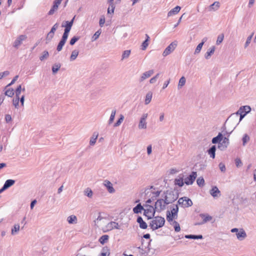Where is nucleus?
<instances>
[{"label":"nucleus","mask_w":256,"mask_h":256,"mask_svg":"<svg viewBox=\"0 0 256 256\" xmlns=\"http://www.w3.org/2000/svg\"><path fill=\"white\" fill-rule=\"evenodd\" d=\"M4 94L5 96H7L9 97H12L14 95V90L12 88H8L5 92Z\"/></svg>","instance_id":"nucleus-39"},{"label":"nucleus","mask_w":256,"mask_h":256,"mask_svg":"<svg viewBox=\"0 0 256 256\" xmlns=\"http://www.w3.org/2000/svg\"><path fill=\"white\" fill-rule=\"evenodd\" d=\"M219 167H220V170L222 172H224L226 171V167H225V166H224V164L220 162L219 164Z\"/></svg>","instance_id":"nucleus-63"},{"label":"nucleus","mask_w":256,"mask_h":256,"mask_svg":"<svg viewBox=\"0 0 256 256\" xmlns=\"http://www.w3.org/2000/svg\"><path fill=\"white\" fill-rule=\"evenodd\" d=\"M84 194L88 196V198H91L92 196L93 192L92 191L90 188H87L84 192Z\"/></svg>","instance_id":"nucleus-42"},{"label":"nucleus","mask_w":256,"mask_h":256,"mask_svg":"<svg viewBox=\"0 0 256 256\" xmlns=\"http://www.w3.org/2000/svg\"><path fill=\"white\" fill-rule=\"evenodd\" d=\"M98 136V134H96V136L93 134L92 136L90 138V146H94L96 144Z\"/></svg>","instance_id":"nucleus-43"},{"label":"nucleus","mask_w":256,"mask_h":256,"mask_svg":"<svg viewBox=\"0 0 256 256\" xmlns=\"http://www.w3.org/2000/svg\"><path fill=\"white\" fill-rule=\"evenodd\" d=\"M15 183V180H11V179H10V180H6L3 186H4V189H8V188L10 187L11 186H12V185H14Z\"/></svg>","instance_id":"nucleus-25"},{"label":"nucleus","mask_w":256,"mask_h":256,"mask_svg":"<svg viewBox=\"0 0 256 256\" xmlns=\"http://www.w3.org/2000/svg\"><path fill=\"white\" fill-rule=\"evenodd\" d=\"M177 46V42L176 41L172 42L164 50L162 53V56L165 57L171 54Z\"/></svg>","instance_id":"nucleus-7"},{"label":"nucleus","mask_w":256,"mask_h":256,"mask_svg":"<svg viewBox=\"0 0 256 256\" xmlns=\"http://www.w3.org/2000/svg\"><path fill=\"white\" fill-rule=\"evenodd\" d=\"M114 228L120 229V226L118 222L112 221L103 227L102 230L104 232H106Z\"/></svg>","instance_id":"nucleus-6"},{"label":"nucleus","mask_w":256,"mask_h":256,"mask_svg":"<svg viewBox=\"0 0 256 256\" xmlns=\"http://www.w3.org/2000/svg\"><path fill=\"white\" fill-rule=\"evenodd\" d=\"M10 74V72L8 70L0 73V80L4 76H8Z\"/></svg>","instance_id":"nucleus-58"},{"label":"nucleus","mask_w":256,"mask_h":256,"mask_svg":"<svg viewBox=\"0 0 256 256\" xmlns=\"http://www.w3.org/2000/svg\"><path fill=\"white\" fill-rule=\"evenodd\" d=\"M130 50H126L124 51L122 54L121 60H122L124 59L128 58L130 56Z\"/></svg>","instance_id":"nucleus-33"},{"label":"nucleus","mask_w":256,"mask_h":256,"mask_svg":"<svg viewBox=\"0 0 256 256\" xmlns=\"http://www.w3.org/2000/svg\"><path fill=\"white\" fill-rule=\"evenodd\" d=\"M210 194L214 198H218L220 196V192L217 186H214L210 191Z\"/></svg>","instance_id":"nucleus-16"},{"label":"nucleus","mask_w":256,"mask_h":256,"mask_svg":"<svg viewBox=\"0 0 256 256\" xmlns=\"http://www.w3.org/2000/svg\"><path fill=\"white\" fill-rule=\"evenodd\" d=\"M108 238L109 236L108 235H103L101 237H100L99 239V242L100 244H104L107 242V240L108 239Z\"/></svg>","instance_id":"nucleus-38"},{"label":"nucleus","mask_w":256,"mask_h":256,"mask_svg":"<svg viewBox=\"0 0 256 256\" xmlns=\"http://www.w3.org/2000/svg\"><path fill=\"white\" fill-rule=\"evenodd\" d=\"M252 36H253V34H251L250 36H248V38H247V40H246V42L244 44V48H246L249 45V44H250V42H251Z\"/></svg>","instance_id":"nucleus-51"},{"label":"nucleus","mask_w":256,"mask_h":256,"mask_svg":"<svg viewBox=\"0 0 256 256\" xmlns=\"http://www.w3.org/2000/svg\"><path fill=\"white\" fill-rule=\"evenodd\" d=\"M80 38L78 36H74L70 40V44L74 45Z\"/></svg>","instance_id":"nucleus-53"},{"label":"nucleus","mask_w":256,"mask_h":256,"mask_svg":"<svg viewBox=\"0 0 256 256\" xmlns=\"http://www.w3.org/2000/svg\"><path fill=\"white\" fill-rule=\"evenodd\" d=\"M148 116V114H143L142 116L140 122L138 125V128L139 129H146V118Z\"/></svg>","instance_id":"nucleus-10"},{"label":"nucleus","mask_w":256,"mask_h":256,"mask_svg":"<svg viewBox=\"0 0 256 256\" xmlns=\"http://www.w3.org/2000/svg\"><path fill=\"white\" fill-rule=\"evenodd\" d=\"M223 132L222 139L220 142H219L218 144V148L221 150H226L229 145L230 142L228 137L230 133H228L226 130V127L224 126L222 128Z\"/></svg>","instance_id":"nucleus-2"},{"label":"nucleus","mask_w":256,"mask_h":256,"mask_svg":"<svg viewBox=\"0 0 256 256\" xmlns=\"http://www.w3.org/2000/svg\"><path fill=\"white\" fill-rule=\"evenodd\" d=\"M100 33H94V36H92V41L94 42L100 36Z\"/></svg>","instance_id":"nucleus-59"},{"label":"nucleus","mask_w":256,"mask_h":256,"mask_svg":"<svg viewBox=\"0 0 256 256\" xmlns=\"http://www.w3.org/2000/svg\"><path fill=\"white\" fill-rule=\"evenodd\" d=\"M20 102V97H16L12 100V104L16 108H18Z\"/></svg>","instance_id":"nucleus-46"},{"label":"nucleus","mask_w":256,"mask_h":256,"mask_svg":"<svg viewBox=\"0 0 256 256\" xmlns=\"http://www.w3.org/2000/svg\"><path fill=\"white\" fill-rule=\"evenodd\" d=\"M224 38V36L223 34H220L216 40V44H220L223 40Z\"/></svg>","instance_id":"nucleus-50"},{"label":"nucleus","mask_w":256,"mask_h":256,"mask_svg":"<svg viewBox=\"0 0 256 256\" xmlns=\"http://www.w3.org/2000/svg\"><path fill=\"white\" fill-rule=\"evenodd\" d=\"M242 108L244 110V114H246L249 112H250L251 110L250 107L248 106H242Z\"/></svg>","instance_id":"nucleus-52"},{"label":"nucleus","mask_w":256,"mask_h":256,"mask_svg":"<svg viewBox=\"0 0 256 256\" xmlns=\"http://www.w3.org/2000/svg\"><path fill=\"white\" fill-rule=\"evenodd\" d=\"M220 7V3L219 2H214L212 4H210L208 7L209 11H216Z\"/></svg>","instance_id":"nucleus-21"},{"label":"nucleus","mask_w":256,"mask_h":256,"mask_svg":"<svg viewBox=\"0 0 256 256\" xmlns=\"http://www.w3.org/2000/svg\"><path fill=\"white\" fill-rule=\"evenodd\" d=\"M168 204H164V201L163 198H160L156 200L155 202L154 209L158 212H161L166 209V206Z\"/></svg>","instance_id":"nucleus-8"},{"label":"nucleus","mask_w":256,"mask_h":256,"mask_svg":"<svg viewBox=\"0 0 256 256\" xmlns=\"http://www.w3.org/2000/svg\"><path fill=\"white\" fill-rule=\"evenodd\" d=\"M146 206L147 208L146 209L144 208V214L146 216L148 220L151 219L154 216L156 210L152 206L150 205H147Z\"/></svg>","instance_id":"nucleus-5"},{"label":"nucleus","mask_w":256,"mask_h":256,"mask_svg":"<svg viewBox=\"0 0 256 256\" xmlns=\"http://www.w3.org/2000/svg\"><path fill=\"white\" fill-rule=\"evenodd\" d=\"M104 185L110 193L112 194L114 192L115 190L110 182L108 180H105L104 182Z\"/></svg>","instance_id":"nucleus-17"},{"label":"nucleus","mask_w":256,"mask_h":256,"mask_svg":"<svg viewBox=\"0 0 256 256\" xmlns=\"http://www.w3.org/2000/svg\"><path fill=\"white\" fill-rule=\"evenodd\" d=\"M61 66L60 64H56L52 66V72L54 74H56Z\"/></svg>","instance_id":"nucleus-37"},{"label":"nucleus","mask_w":256,"mask_h":256,"mask_svg":"<svg viewBox=\"0 0 256 256\" xmlns=\"http://www.w3.org/2000/svg\"><path fill=\"white\" fill-rule=\"evenodd\" d=\"M26 39L27 36L25 34H21L19 36L14 42L13 46L15 48L18 49Z\"/></svg>","instance_id":"nucleus-9"},{"label":"nucleus","mask_w":256,"mask_h":256,"mask_svg":"<svg viewBox=\"0 0 256 256\" xmlns=\"http://www.w3.org/2000/svg\"><path fill=\"white\" fill-rule=\"evenodd\" d=\"M200 216L203 219L202 222L196 223L195 224V225L203 224L208 222L210 221L212 219V216H210L208 214H200Z\"/></svg>","instance_id":"nucleus-13"},{"label":"nucleus","mask_w":256,"mask_h":256,"mask_svg":"<svg viewBox=\"0 0 256 256\" xmlns=\"http://www.w3.org/2000/svg\"><path fill=\"white\" fill-rule=\"evenodd\" d=\"M216 146H212L208 150V154L210 156V157L214 158H215V154H216Z\"/></svg>","instance_id":"nucleus-26"},{"label":"nucleus","mask_w":256,"mask_h":256,"mask_svg":"<svg viewBox=\"0 0 256 256\" xmlns=\"http://www.w3.org/2000/svg\"><path fill=\"white\" fill-rule=\"evenodd\" d=\"M138 249H139V253L141 255H146L149 252V249L148 250H146L144 249L143 248H141L140 247L138 248Z\"/></svg>","instance_id":"nucleus-47"},{"label":"nucleus","mask_w":256,"mask_h":256,"mask_svg":"<svg viewBox=\"0 0 256 256\" xmlns=\"http://www.w3.org/2000/svg\"><path fill=\"white\" fill-rule=\"evenodd\" d=\"M78 54V51L76 50H74L72 52V54L70 57V60L73 61L76 59Z\"/></svg>","instance_id":"nucleus-35"},{"label":"nucleus","mask_w":256,"mask_h":256,"mask_svg":"<svg viewBox=\"0 0 256 256\" xmlns=\"http://www.w3.org/2000/svg\"><path fill=\"white\" fill-rule=\"evenodd\" d=\"M196 182L199 186L202 187L204 184V180L202 177H199L196 180Z\"/></svg>","instance_id":"nucleus-41"},{"label":"nucleus","mask_w":256,"mask_h":256,"mask_svg":"<svg viewBox=\"0 0 256 256\" xmlns=\"http://www.w3.org/2000/svg\"><path fill=\"white\" fill-rule=\"evenodd\" d=\"M181 8L180 6H176L172 9L168 14V16L170 17L176 14L180 10Z\"/></svg>","instance_id":"nucleus-20"},{"label":"nucleus","mask_w":256,"mask_h":256,"mask_svg":"<svg viewBox=\"0 0 256 256\" xmlns=\"http://www.w3.org/2000/svg\"><path fill=\"white\" fill-rule=\"evenodd\" d=\"M20 228L18 224H14V228L12 229V234L14 235L17 233L20 230Z\"/></svg>","instance_id":"nucleus-40"},{"label":"nucleus","mask_w":256,"mask_h":256,"mask_svg":"<svg viewBox=\"0 0 256 256\" xmlns=\"http://www.w3.org/2000/svg\"><path fill=\"white\" fill-rule=\"evenodd\" d=\"M185 238H188V239H202V235L188 234V235H186Z\"/></svg>","instance_id":"nucleus-34"},{"label":"nucleus","mask_w":256,"mask_h":256,"mask_svg":"<svg viewBox=\"0 0 256 256\" xmlns=\"http://www.w3.org/2000/svg\"><path fill=\"white\" fill-rule=\"evenodd\" d=\"M215 50V46H212L205 54L204 58L208 60L210 58L211 56L214 54Z\"/></svg>","instance_id":"nucleus-24"},{"label":"nucleus","mask_w":256,"mask_h":256,"mask_svg":"<svg viewBox=\"0 0 256 256\" xmlns=\"http://www.w3.org/2000/svg\"><path fill=\"white\" fill-rule=\"evenodd\" d=\"M22 91V86L20 85L18 86L16 90V96L20 97V95Z\"/></svg>","instance_id":"nucleus-54"},{"label":"nucleus","mask_w":256,"mask_h":256,"mask_svg":"<svg viewBox=\"0 0 256 256\" xmlns=\"http://www.w3.org/2000/svg\"><path fill=\"white\" fill-rule=\"evenodd\" d=\"M49 56V53L47 50H44L42 54V55L40 56V60L41 61H43L48 59Z\"/></svg>","instance_id":"nucleus-32"},{"label":"nucleus","mask_w":256,"mask_h":256,"mask_svg":"<svg viewBox=\"0 0 256 256\" xmlns=\"http://www.w3.org/2000/svg\"><path fill=\"white\" fill-rule=\"evenodd\" d=\"M154 73V70H151L144 72L139 79V82H143L146 79L150 78L153 74Z\"/></svg>","instance_id":"nucleus-15"},{"label":"nucleus","mask_w":256,"mask_h":256,"mask_svg":"<svg viewBox=\"0 0 256 256\" xmlns=\"http://www.w3.org/2000/svg\"><path fill=\"white\" fill-rule=\"evenodd\" d=\"M102 252L108 254V256H109L110 254V249L108 246L104 247L102 249Z\"/></svg>","instance_id":"nucleus-57"},{"label":"nucleus","mask_w":256,"mask_h":256,"mask_svg":"<svg viewBox=\"0 0 256 256\" xmlns=\"http://www.w3.org/2000/svg\"><path fill=\"white\" fill-rule=\"evenodd\" d=\"M74 18V17L70 21H66L62 22V26L65 28L64 32H70L73 24Z\"/></svg>","instance_id":"nucleus-14"},{"label":"nucleus","mask_w":256,"mask_h":256,"mask_svg":"<svg viewBox=\"0 0 256 256\" xmlns=\"http://www.w3.org/2000/svg\"><path fill=\"white\" fill-rule=\"evenodd\" d=\"M58 24L57 23H56L52 27V28L50 32H54L58 28Z\"/></svg>","instance_id":"nucleus-64"},{"label":"nucleus","mask_w":256,"mask_h":256,"mask_svg":"<svg viewBox=\"0 0 256 256\" xmlns=\"http://www.w3.org/2000/svg\"><path fill=\"white\" fill-rule=\"evenodd\" d=\"M113 0H108V3L109 4H110V5H111L112 10V12H114V8H115L114 4V3L113 2Z\"/></svg>","instance_id":"nucleus-60"},{"label":"nucleus","mask_w":256,"mask_h":256,"mask_svg":"<svg viewBox=\"0 0 256 256\" xmlns=\"http://www.w3.org/2000/svg\"><path fill=\"white\" fill-rule=\"evenodd\" d=\"M60 4V2H56V0H54V2L53 6L50 10L48 12V14L49 15L53 14L54 12L58 10V6Z\"/></svg>","instance_id":"nucleus-22"},{"label":"nucleus","mask_w":256,"mask_h":256,"mask_svg":"<svg viewBox=\"0 0 256 256\" xmlns=\"http://www.w3.org/2000/svg\"><path fill=\"white\" fill-rule=\"evenodd\" d=\"M174 228L175 231L176 232H180V228L179 224L176 221H174Z\"/></svg>","instance_id":"nucleus-55"},{"label":"nucleus","mask_w":256,"mask_h":256,"mask_svg":"<svg viewBox=\"0 0 256 256\" xmlns=\"http://www.w3.org/2000/svg\"><path fill=\"white\" fill-rule=\"evenodd\" d=\"M203 45V42H200L194 51L195 54H198L200 52Z\"/></svg>","instance_id":"nucleus-48"},{"label":"nucleus","mask_w":256,"mask_h":256,"mask_svg":"<svg viewBox=\"0 0 256 256\" xmlns=\"http://www.w3.org/2000/svg\"><path fill=\"white\" fill-rule=\"evenodd\" d=\"M136 222L140 224V227L142 229H146L148 227L146 223L144 221L142 218L140 216H138L137 218Z\"/></svg>","instance_id":"nucleus-19"},{"label":"nucleus","mask_w":256,"mask_h":256,"mask_svg":"<svg viewBox=\"0 0 256 256\" xmlns=\"http://www.w3.org/2000/svg\"><path fill=\"white\" fill-rule=\"evenodd\" d=\"M242 140L243 146H245L247 142L250 140V136L247 134H244Z\"/></svg>","instance_id":"nucleus-45"},{"label":"nucleus","mask_w":256,"mask_h":256,"mask_svg":"<svg viewBox=\"0 0 256 256\" xmlns=\"http://www.w3.org/2000/svg\"><path fill=\"white\" fill-rule=\"evenodd\" d=\"M152 96V93L151 92H148L146 96L145 104H148L151 101Z\"/></svg>","instance_id":"nucleus-31"},{"label":"nucleus","mask_w":256,"mask_h":256,"mask_svg":"<svg viewBox=\"0 0 256 256\" xmlns=\"http://www.w3.org/2000/svg\"><path fill=\"white\" fill-rule=\"evenodd\" d=\"M184 182H183L182 178L176 179L175 180V184L178 186L180 187H182L184 186Z\"/></svg>","instance_id":"nucleus-44"},{"label":"nucleus","mask_w":256,"mask_h":256,"mask_svg":"<svg viewBox=\"0 0 256 256\" xmlns=\"http://www.w3.org/2000/svg\"><path fill=\"white\" fill-rule=\"evenodd\" d=\"M178 203L183 208H188L192 206V200L186 196H184L178 199Z\"/></svg>","instance_id":"nucleus-4"},{"label":"nucleus","mask_w":256,"mask_h":256,"mask_svg":"<svg viewBox=\"0 0 256 256\" xmlns=\"http://www.w3.org/2000/svg\"><path fill=\"white\" fill-rule=\"evenodd\" d=\"M222 132H219L218 136L216 137L212 138V142L214 144H219L222 141Z\"/></svg>","instance_id":"nucleus-23"},{"label":"nucleus","mask_w":256,"mask_h":256,"mask_svg":"<svg viewBox=\"0 0 256 256\" xmlns=\"http://www.w3.org/2000/svg\"><path fill=\"white\" fill-rule=\"evenodd\" d=\"M5 120L6 122H9L12 120V116L10 114H7L5 116Z\"/></svg>","instance_id":"nucleus-61"},{"label":"nucleus","mask_w":256,"mask_h":256,"mask_svg":"<svg viewBox=\"0 0 256 256\" xmlns=\"http://www.w3.org/2000/svg\"><path fill=\"white\" fill-rule=\"evenodd\" d=\"M178 205H176L171 210L172 216L174 218L176 219L178 217Z\"/></svg>","instance_id":"nucleus-27"},{"label":"nucleus","mask_w":256,"mask_h":256,"mask_svg":"<svg viewBox=\"0 0 256 256\" xmlns=\"http://www.w3.org/2000/svg\"><path fill=\"white\" fill-rule=\"evenodd\" d=\"M236 165L237 167H238L242 165V162L240 158H236L235 160Z\"/></svg>","instance_id":"nucleus-62"},{"label":"nucleus","mask_w":256,"mask_h":256,"mask_svg":"<svg viewBox=\"0 0 256 256\" xmlns=\"http://www.w3.org/2000/svg\"><path fill=\"white\" fill-rule=\"evenodd\" d=\"M143 210V206L141 205L140 204H138L133 208V212L134 214H138L141 212L142 210Z\"/></svg>","instance_id":"nucleus-30"},{"label":"nucleus","mask_w":256,"mask_h":256,"mask_svg":"<svg viewBox=\"0 0 256 256\" xmlns=\"http://www.w3.org/2000/svg\"><path fill=\"white\" fill-rule=\"evenodd\" d=\"M68 33H64L62 38L59 42L58 46H57L56 50L58 52L62 50L63 46L64 45L66 40L68 37Z\"/></svg>","instance_id":"nucleus-12"},{"label":"nucleus","mask_w":256,"mask_h":256,"mask_svg":"<svg viewBox=\"0 0 256 256\" xmlns=\"http://www.w3.org/2000/svg\"><path fill=\"white\" fill-rule=\"evenodd\" d=\"M237 238L239 240H244L247 235L245 230L243 228L240 229V231L236 234Z\"/></svg>","instance_id":"nucleus-18"},{"label":"nucleus","mask_w":256,"mask_h":256,"mask_svg":"<svg viewBox=\"0 0 256 256\" xmlns=\"http://www.w3.org/2000/svg\"><path fill=\"white\" fill-rule=\"evenodd\" d=\"M124 117L122 115H120V118L117 120V122L114 124V126H119L123 121Z\"/></svg>","instance_id":"nucleus-49"},{"label":"nucleus","mask_w":256,"mask_h":256,"mask_svg":"<svg viewBox=\"0 0 256 256\" xmlns=\"http://www.w3.org/2000/svg\"><path fill=\"white\" fill-rule=\"evenodd\" d=\"M162 196L164 198V204H168L176 200L178 195L172 190H167L164 192Z\"/></svg>","instance_id":"nucleus-1"},{"label":"nucleus","mask_w":256,"mask_h":256,"mask_svg":"<svg viewBox=\"0 0 256 256\" xmlns=\"http://www.w3.org/2000/svg\"><path fill=\"white\" fill-rule=\"evenodd\" d=\"M145 36H146V40L142 43V50H145L149 44L148 42L150 40V38L147 34H146L145 35Z\"/></svg>","instance_id":"nucleus-28"},{"label":"nucleus","mask_w":256,"mask_h":256,"mask_svg":"<svg viewBox=\"0 0 256 256\" xmlns=\"http://www.w3.org/2000/svg\"><path fill=\"white\" fill-rule=\"evenodd\" d=\"M196 176L197 172H192L188 176L184 178V183L186 185L192 184L194 182Z\"/></svg>","instance_id":"nucleus-11"},{"label":"nucleus","mask_w":256,"mask_h":256,"mask_svg":"<svg viewBox=\"0 0 256 256\" xmlns=\"http://www.w3.org/2000/svg\"><path fill=\"white\" fill-rule=\"evenodd\" d=\"M67 221L70 224H76L77 218L74 215H71L68 217Z\"/></svg>","instance_id":"nucleus-29"},{"label":"nucleus","mask_w":256,"mask_h":256,"mask_svg":"<svg viewBox=\"0 0 256 256\" xmlns=\"http://www.w3.org/2000/svg\"><path fill=\"white\" fill-rule=\"evenodd\" d=\"M174 218L172 216L170 211L166 212V220L168 222H170L172 221Z\"/></svg>","instance_id":"nucleus-56"},{"label":"nucleus","mask_w":256,"mask_h":256,"mask_svg":"<svg viewBox=\"0 0 256 256\" xmlns=\"http://www.w3.org/2000/svg\"><path fill=\"white\" fill-rule=\"evenodd\" d=\"M165 223V220L162 216L154 217V219L151 221L150 226L153 230H156L162 227Z\"/></svg>","instance_id":"nucleus-3"},{"label":"nucleus","mask_w":256,"mask_h":256,"mask_svg":"<svg viewBox=\"0 0 256 256\" xmlns=\"http://www.w3.org/2000/svg\"><path fill=\"white\" fill-rule=\"evenodd\" d=\"M186 80L184 76H182L179 80L178 84V88H182L186 84Z\"/></svg>","instance_id":"nucleus-36"}]
</instances>
